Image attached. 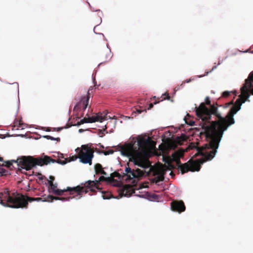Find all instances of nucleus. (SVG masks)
<instances>
[{
	"label": "nucleus",
	"instance_id": "obj_28",
	"mask_svg": "<svg viewBox=\"0 0 253 253\" xmlns=\"http://www.w3.org/2000/svg\"><path fill=\"white\" fill-rule=\"evenodd\" d=\"M63 127H58V128H53L54 130H56L57 131H60L61 129H62Z\"/></svg>",
	"mask_w": 253,
	"mask_h": 253
},
{
	"label": "nucleus",
	"instance_id": "obj_14",
	"mask_svg": "<svg viewBox=\"0 0 253 253\" xmlns=\"http://www.w3.org/2000/svg\"><path fill=\"white\" fill-rule=\"evenodd\" d=\"M253 71L251 72L248 78L246 79L245 84L249 89L251 90L253 88Z\"/></svg>",
	"mask_w": 253,
	"mask_h": 253
},
{
	"label": "nucleus",
	"instance_id": "obj_41",
	"mask_svg": "<svg viewBox=\"0 0 253 253\" xmlns=\"http://www.w3.org/2000/svg\"><path fill=\"white\" fill-rule=\"evenodd\" d=\"M160 101H155L154 104H156L157 103H158V102H159Z\"/></svg>",
	"mask_w": 253,
	"mask_h": 253
},
{
	"label": "nucleus",
	"instance_id": "obj_45",
	"mask_svg": "<svg viewBox=\"0 0 253 253\" xmlns=\"http://www.w3.org/2000/svg\"><path fill=\"white\" fill-rule=\"evenodd\" d=\"M109 58L108 59V60H110V57H109Z\"/></svg>",
	"mask_w": 253,
	"mask_h": 253
},
{
	"label": "nucleus",
	"instance_id": "obj_35",
	"mask_svg": "<svg viewBox=\"0 0 253 253\" xmlns=\"http://www.w3.org/2000/svg\"><path fill=\"white\" fill-rule=\"evenodd\" d=\"M250 93L253 95V86L252 89L250 90Z\"/></svg>",
	"mask_w": 253,
	"mask_h": 253
},
{
	"label": "nucleus",
	"instance_id": "obj_2",
	"mask_svg": "<svg viewBox=\"0 0 253 253\" xmlns=\"http://www.w3.org/2000/svg\"><path fill=\"white\" fill-rule=\"evenodd\" d=\"M150 143L149 137L139 138L137 141L125 144L122 148L123 154L129 157V161L143 169L148 168L150 164L147 158V148Z\"/></svg>",
	"mask_w": 253,
	"mask_h": 253
},
{
	"label": "nucleus",
	"instance_id": "obj_30",
	"mask_svg": "<svg viewBox=\"0 0 253 253\" xmlns=\"http://www.w3.org/2000/svg\"><path fill=\"white\" fill-rule=\"evenodd\" d=\"M153 107V103H150L149 105V107L148 108V110H150L151 109V108H152Z\"/></svg>",
	"mask_w": 253,
	"mask_h": 253
},
{
	"label": "nucleus",
	"instance_id": "obj_12",
	"mask_svg": "<svg viewBox=\"0 0 253 253\" xmlns=\"http://www.w3.org/2000/svg\"><path fill=\"white\" fill-rule=\"evenodd\" d=\"M89 90H88L87 94L86 96L83 97L79 102H78L74 107V110H79L83 108V111L85 110L86 108L88 101L90 98Z\"/></svg>",
	"mask_w": 253,
	"mask_h": 253
},
{
	"label": "nucleus",
	"instance_id": "obj_44",
	"mask_svg": "<svg viewBox=\"0 0 253 253\" xmlns=\"http://www.w3.org/2000/svg\"><path fill=\"white\" fill-rule=\"evenodd\" d=\"M109 58L108 59V60H110V57H109Z\"/></svg>",
	"mask_w": 253,
	"mask_h": 253
},
{
	"label": "nucleus",
	"instance_id": "obj_23",
	"mask_svg": "<svg viewBox=\"0 0 253 253\" xmlns=\"http://www.w3.org/2000/svg\"><path fill=\"white\" fill-rule=\"evenodd\" d=\"M191 81V79H187L185 81H184L180 85V87H182L183 85L185 84V83H188L189 82H190Z\"/></svg>",
	"mask_w": 253,
	"mask_h": 253
},
{
	"label": "nucleus",
	"instance_id": "obj_5",
	"mask_svg": "<svg viewBox=\"0 0 253 253\" xmlns=\"http://www.w3.org/2000/svg\"><path fill=\"white\" fill-rule=\"evenodd\" d=\"M78 157L75 156L71 157L69 160L67 158H66L64 160H55L47 156H44L43 158H34L31 156H22L18 158L16 162L22 169H25L26 170H29L37 165L42 166L45 165H46L50 162L53 163L57 162L61 165H65L68 162L76 160Z\"/></svg>",
	"mask_w": 253,
	"mask_h": 253
},
{
	"label": "nucleus",
	"instance_id": "obj_19",
	"mask_svg": "<svg viewBox=\"0 0 253 253\" xmlns=\"http://www.w3.org/2000/svg\"><path fill=\"white\" fill-rule=\"evenodd\" d=\"M9 174V172L2 167H0V176H6Z\"/></svg>",
	"mask_w": 253,
	"mask_h": 253
},
{
	"label": "nucleus",
	"instance_id": "obj_6",
	"mask_svg": "<svg viewBox=\"0 0 253 253\" xmlns=\"http://www.w3.org/2000/svg\"><path fill=\"white\" fill-rule=\"evenodd\" d=\"M127 165H128V167H126L125 170V173H124L123 176L118 172H114L111 174V176L110 177L111 179L114 177H118L119 179H121L122 177L126 176V178L125 180L126 182H128L132 180L131 183L134 185L136 183L134 178L138 179L142 177L144 175V172L139 169H136L135 170L134 169H132L129 167L128 163Z\"/></svg>",
	"mask_w": 253,
	"mask_h": 253
},
{
	"label": "nucleus",
	"instance_id": "obj_42",
	"mask_svg": "<svg viewBox=\"0 0 253 253\" xmlns=\"http://www.w3.org/2000/svg\"><path fill=\"white\" fill-rule=\"evenodd\" d=\"M103 130H101L100 131V133L103 134Z\"/></svg>",
	"mask_w": 253,
	"mask_h": 253
},
{
	"label": "nucleus",
	"instance_id": "obj_11",
	"mask_svg": "<svg viewBox=\"0 0 253 253\" xmlns=\"http://www.w3.org/2000/svg\"><path fill=\"white\" fill-rule=\"evenodd\" d=\"M171 209L172 211L181 213L185 211V206L182 201H173L171 204Z\"/></svg>",
	"mask_w": 253,
	"mask_h": 253
},
{
	"label": "nucleus",
	"instance_id": "obj_26",
	"mask_svg": "<svg viewBox=\"0 0 253 253\" xmlns=\"http://www.w3.org/2000/svg\"><path fill=\"white\" fill-rule=\"evenodd\" d=\"M186 123L189 125L190 126H193L195 124V122L192 121H190L189 122H186Z\"/></svg>",
	"mask_w": 253,
	"mask_h": 253
},
{
	"label": "nucleus",
	"instance_id": "obj_13",
	"mask_svg": "<svg viewBox=\"0 0 253 253\" xmlns=\"http://www.w3.org/2000/svg\"><path fill=\"white\" fill-rule=\"evenodd\" d=\"M119 192L121 197H129L134 193V190L131 185L127 184L121 187L119 190Z\"/></svg>",
	"mask_w": 253,
	"mask_h": 253
},
{
	"label": "nucleus",
	"instance_id": "obj_46",
	"mask_svg": "<svg viewBox=\"0 0 253 253\" xmlns=\"http://www.w3.org/2000/svg\"><path fill=\"white\" fill-rule=\"evenodd\" d=\"M111 53H109V57H110Z\"/></svg>",
	"mask_w": 253,
	"mask_h": 253
},
{
	"label": "nucleus",
	"instance_id": "obj_17",
	"mask_svg": "<svg viewBox=\"0 0 253 253\" xmlns=\"http://www.w3.org/2000/svg\"><path fill=\"white\" fill-rule=\"evenodd\" d=\"M101 192L102 197L104 199H109L112 197L111 193L109 192L102 191Z\"/></svg>",
	"mask_w": 253,
	"mask_h": 253
},
{
	"label": "nucleus",
	"instance_id": "obj_25",
	"mask_svg": "<svg viewBox=\"0 0 253 253\" xmlns=\"http://www.w3.org/2000/svg\"><path fill=\"white\" fill-rule=\"evenodd\" d=\"M43 137L46 138L47 139H50V140H54V138L53 137H52V136H50V135H45V136H44Z\"/></svg>",
	"mask_w": 253,
	"mask_h": 253
},
{
	"label": "nucleus",
	"instance_id": "obj_20",
	"mask_svg": "<svg viewBox=\"0 0 253 253\" xmlns=\"http://www.w3.org/2000/svg\"><path fill=\"white\" fill-rule=\"evenodd\" d=\"M161 98H162V99L161 100V101H163L165 99H167V100L170 99V96H169V93H167V92L163 94L162 95Z\"/></svg>",
	"mask_w": 253,
	"mask_h": 253
},
{
	"label": "nucleus",
	"instance_id": "obj_24",
	"mask_svg": "<svg viewBox=\"0 0 253 253\" xmlns=\"http://www.w3.org/2000/svg\"><path fill=\"white\" fill-rule=\"evenodd\" d=\"M114 152V151L113 150H109V151H104L103 152L104 154L105 155H109V154H113Z\"/></svg>",
	"mask_w": 253,
	"mask_h": 253
},
{
	"label": "nucleus",
	"instance_id": "obj_40",
	"mask_svg": "<svg viewBox=\"0 0 253 253\" xmlns=\"http://www.w3.org/2000/svg\"><path fill=\"white\" fill-rule=\"evenodd\" d=\"M230 104H233V102L231 101L230 103H228V105H230Z\"/></svg>",
	"mask_w": 253,
	"mask_h": 253
},
{
	"label": "nucleus",
	"instance_id": "obj_3",
	"mask_svg": "<svg viewBox=\"0 0 253 253\" xmlns=\"http://www.w3.org/2000/svg\"><path fill=\"white\" fill-rule=\"evenodd\" d=\"M16 161L12 160L11 161L5 162L3 161V158L0 157V166H5L7 168L12 169V163L17 164L19 167L18 170L22 173L24 169H22L20 166L18 165V163L15 162ZM35 198L25 197L22 194L17 193H12L10 194L8 189H5L3 192H0V203L5 206L11 208H26L28 206V202H32L35 201Z\"/></svg>",
	"mask_w": 253,
	"mask_h": 253
},
{
	"label": "nucleus",
	"instance_id": "obj_43",
	"mask_svg": "<svg viewBox=\"0 0 253 253\" xmlns=\"http://www.w3.org/2000/svg\"><path fill=\"white\" fill-rule=\"evenodd\" d=\"M83 130L82 129H79V132H82Z\"/></svg>",
	"mask_w": 253,
	"mask_h": 253
},
{
	"label": "nucleus",
	"instance_id": "obj_22",
	"mask_svg": "<svg viewBox=\"0 0 253 253\" xmlns=\"http://www.w3.org/2000/svg\"><path fill=\"white\" fill-rule=\"evenodd\" d=\"M230 93H231V92L228 91H225L222 93V96L223 97L226 98V97H228V96H229V95H230Z\"/></svg>",
	"mask_w": 253,
	"mask_h": 253
},
{
	"label": "nucleus",
	"instance_id": "obj_29",
	"mask_svg": "<svg viewBox=\"0 0 253 253\" xmlns=\"http://www.w3.org/2000/svg\"><path fill=\"white\" fill-rule=\"evenodd\" d=\"M100 172V174H102L103 175H107V173L104 170H103V171H102V172L101 171Z\"/></svg>",
	"mask_w": 253,
	"mask_h": 253
},
{
	"label": "nucleus",
	"instance_id": "obj_21",
	"mask_svg": "<svg viewBox=\"0 0 253 253\" xmlns=\"http://www.w3.org/2000/svg\"><path fill=\"white\" fill-rule=\"evenodd\" d=\"M111 180V178L108 177H105V176H101L99 177V180L100 181H109Z\"/></svg>",
	"mask_w": 253,
	"mask_h": 253
},
{
	"label": "nucleus",
	"instance_id": "obj_38",
	"mask_svg": "<svg viewBox=\"0 0 253 253\" xmlns=\"http://www.w3.org/2000/svg\"><path fill=\"white\" fill-rule=\"evenodd\" d=\"M46 131H50V128H49V127L46 128Z\"/></svg>",
	"mask_w": 253,
	"mask_h": 253
},
{
	"label": "nucleus",
	"instance_id": "obj_4",
	"mask_svg": "<svg viewBox=\"0 0 253 253\" xmlns=\"http://www.w3.org/2000/svg\"><path fill=\"white\" fill-rule=\"evenodd\" d=\"M99 181L97 180H88L84 184L82 183L81 185H78L72 188L68 187L66 189L60 190L57 189V183L54 184L51 180H48V183L55 195L62 196L64 194V192L68 191L71 195L76 194L75 196L71 197L72 199L78 196H80L78 199H80L82 197L83 194H86L89 191L94 192L96 189H98L97 185Z\"/></svg>",
	"mask_w": 253,
	"mask_h": 253
},
{
	"label": "nucleus",
	"instance_id": "obj_39",
	"mask_svg": "<svg viewBox=\"0 0 253 253\" xmlns=\"http://www.w3.org/2000/svg\"><path fill=\"white\" fill-rule=\"evenodd\" d=\"M72 125H68V124L67 125V126L65 127V128H68L69 127H70Z\"/></svg>",
	"mask_w": 253,
	"mask_h": 253
},
{
	"label": "nucleus",
	"instance_id": "obj_10",
	"mask_svg": "<svg viewBox=\"0 0 253 253\" xmlns=\"http://www.w3.org/2000/svg\"><path fill=\"white\" fill-rule=\"evenodd\" d=\"M106 117L105 116H103L102 114H97L95 116L84 118L83 119L80 121V123H92L96 122H102L105 120H106Z\"/></svg>",
	"mask_w": 253,
	"mask_h": 253
},
{
	"label": "nucleus",
	"instance_id": "obj_37",
	"mask_svg": "<svg viewBox=\"0 0 253 253\" xmlns=\"http://www.w3.org/2000/svg\"><path fill=\"white\" fill-rule=\"evenodd\" d=\"M209 73V72H206V74H205V75H207ZM205 76V75H203V76H200V77H203V76Z\"/></svg>",
	"mask_w": 253,
	"mask_h": 253
},
{
	"label": "nucleus",
	"instance_id": "obj_9",
	"mask_svg": "<svg viewBox=\"0 0 253 253\" xmlns=\"http://www.w3.org/2000/svg\"><path fill=\"white\" fill-rule=\"evenodd\" d=\"M35 201L42 202H52L54 200H61L62 201H69L70 199H72V198L70 197H54L50 195L47 196H43L42 198H35Z\"/></svg>",
	"mask_w": 253,
	"mask_h": 253
},
{
	"label": "nucleus",
	"instance_id": "obj_7",
	"mask_svg": "<svg viewBox=\"0 0 253 253\" xmlns=\"http://www.w3.org/2000/svg\"><path fill=\"white\" fill-rule=\"evenodd\" d=\"M82 149L78 154V158L80 161L84 164H92V159L94 157V151L86 145H83Z\"/></svg>",
	"mask_w": 253,
	"mask_h": 253
},
{
	"label": "nucleus",
	"instance_id": "obj_34",
	"mask_svg": "<svg viewBox=\"0 0 253 253\" xmlns=\"http://www.w3.org/2000/svg\"><path fill=\"white\" fill-rule=\"evenodd\" d=\"M54 140H56L57 141H60V138L59 137L54 138Z\"/></svg>",
	"mask_w": 253,
	"mask_h": 253
},
{
	"label": "nucleus",
	"instance_id": "obj_1",
	"mask_svg": "<svg viewBox=\"0 0 253 253\" xmlns=\"http://www.w3.org/2000/svg\"><path fill=\"white\" fill-rule=\"evenodd\" d=\"M241 94L236 100L229 112L225 117L221 116L218 111V104L211 105L209 97L205 98V103H201L198 107H195L196 115L199 120H201L199 125L202 131L200 136H204L208 142L204 146L199 147L195 156L201 155L205 160H190L188 162L182 164L180 158L183 156V150H178L172 154V158L176 163L177 169L184 174L189 171H198L201 165L208 160H211L215 156L223 132L228 127L235 123L233 116L241 109V105L246 101H249L250 90L246 84L241 88Z\"/></svg>",
	"mask_w": 253,
	"mask_h": 253
},
{
	"label": "nucleus",
	"instance_id": "obj_31",
	"mask_svg": "<svg viewBox=\"0 0 253 253\" xmlns=\"http://www.w3.org/2000/svg\"><path fill=\"white\" fill-rule=\"evenodd\" d=\"M49 179H50L49 180H51V181L53 182V181L54 180L55 178L53 176H50Z\"/></svg>",
	"mask_w": 253,
	"mask_h": 253
},
{
	"label": "nucleus",
	"instance_id": "obj_32",
	"mask_svg": "<svg viewBox=\"0 0 253 253\" xmlns=\"http://www.w3.org/2000/svg\"><path fill=\"white\" fill-rule=\"evenodd\" d=\"M58 157H59V159L58 160H60V158H63L64 157H63V154H58Z\"/></svg>",
	"mask_w": 253,
	"mask_h": 253
},
{
	"label": "nucleus",
	"instance_id": "obj_16",
	"mask_svg": "<svg viewBox=\"0 0 253 253\" xmlns=\"http://www.w3.org/2000/svg\"><path fill=\"white\" fill-rule=\"evenodd\" d=\"M164 179V176L163 175H161L154 177L153 179V182L157 184L159 182L163 181Z\"/></svg>",
	"mask_w": 253,
	"mask_h": 253
},
{
	"label": "nucleus",
	"instance_id": "obj_18",
	"mask_svg": "<svg viewBox=\"0 0 253 253\" xmlns=\"http://www.w3.org/2000/svg\"><path fill=\"white\" fill-rule=\"evenodd\" d=\"M21 120H18L17 119L15 120L14 122V125L13 126V127H17V129H18L20 128V126H22V124H21Z\"/></svg>",
	"mask_w": 253,
	"mask_h": 253
},
{
	"label": "nucleus",
	"instance_id": "obj_15",
	"mask_svg": "<svg viewBox=\"0 0 253 253\" xmlns=\"http://www.w3.org/2000/svg\"><path fill=\"white\" fill-rule=\"evenodd\" d=\"M94 169L96 174H99L101 173V171H103V169L102 165L100 164H96L94 166Z\"/></svg>",
	"mask_w": 253,
	"mask_h": 253
},
{
	"label": "nucleus",
	"instance_id": "obj_27",
	"mask_svg": "<svg viewBox=\"0 0 253 253\" xmlns=\"http://www.w3.org/2000/svg\"><path fill=\"white\" fill-rule=\"evenodd\" d=\"M21 124H22V126H20L19 127L21 128V129H23L25 127L27 126V124L22 123V121L21 122Z\"/></svg>",
	"mask_w": 253,
	"mask_h": 253
},
{
	"label": "nucleus",
	"instance_id": "obj_36",
	"mask_svg": "<svg viewBox=\"0 0 253 253\" xmlns=\"http://www.w3.org/2000/svg\"><path fill=\"white\" fill-rule=\"evenodd\" d=\"M82 124H81L80 123V122H78L77 124L76 125L77 126H80V125H81Z\"/></svg>",
	"mask_w": 253,
	"mask_h": 253
},
{
	"label": "nucleus",
	"instance_id": "obj_8",
	"mask_svg": "<svg viewBox=\"0 0 253 253\" xmlns=\"http://www.w3.org/2000/svg\"><path fill=\"white\" fill-rule=\"evenodd\" d=\"M184 140L183 138L177 137L174 141L168 139L164 146V151H169L172 149H175L177 144L181 145Z\"/></svg>",
	"mask_w": 253,
	"mask_h": 253
},
{
	"label": "nucleus",
	"instance_id": "obj_33",
	"mask_svg": "<svg viewBox=\"0 0 253 253\" xmlns=\"http://www.w3.org/2000/svg\"><path fill=\"white\" fill-rule=\"evenodd\" d=\"M137 111L138 112V113H141L143 111H144L145 112H146V109H144V110H137Z\"/></svg>",
	"mask_w": 253,
	"mask_h": 253
}]
</instances>
